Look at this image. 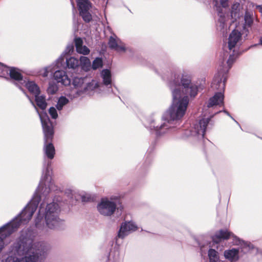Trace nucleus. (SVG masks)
I'll use <instances>...</instances> for the list:
<instances>
[{
    "label": "nucleus",
    "mask_w": 262,
    "mask_h": 262,
    "mask_svg": "<svg viewBox=\"0 0 262 262\" xmlns=\"http://www.w3.org/2000/svg\"><path fill=\"white\" fill-rule=\"evenodd\" d=\"M66 62L67 67L69 68L74 69L77 68L79 66V60L77 59L72 57L67 59Z\"/></svg>",
    "instance_id": "obj_21"
},
{
    "label": "nucleus",
    "mask_w": 262,
    "mask_h": 262,
    "mask_svg": "<svg viewBox=\"0 0 262 262\" xmlns=\"http://www.w3.org/2000/svg\"><path fill=\"white\" fill-rule=\"evenodd\" d=\"M260 12L262 13V7H260Z\"/></svg>",
    "instance_id": "obj_43"
},
{
    "label": "nucleus",
    "mask_w": 262,
    "mask_h": 262,
    "mask_svg": "<svg viewBox=\"0 0 262 262\" xmlns=\"http://www.w3.org/2000/svg\"><path fill=\"white\" fill-rule=\"evenodd\" d=\"M81 200L83 202H89L94 201V198L92 197L90 194H86L81 196Z\"/></svg>",
    "instance_id": "obj_28"
},
{
    "label": "nucleus",
    "mask_w": 262,
    "mask_h": 262,
    "mask_svg": "<svg viewBox=\"0 0 262 262\" xmlns=\"http://www.w3.org/2000/svg\"><path fill=\"white\" fill-rule=\"evenodd\" d=\"M77 52L83 55H88L90 53V50L85 46H82L77 50Z\"/></svg>",
    "instance_id": "obj_27"
},
{
    "label": "nucleus",
    "mask_w": 262,
    "mask_h": 262,
    "mask_svg": "<svg viewBox=\"0 0 262 262\" xmlns=\"http://www.w3.org/2000/svg\"><path fill=\"white\" fill-rule=\"evenodd\" d=\"M48 73H49V71H48V68L47 67L44 68L43 69H42V70H41L40 71V74L43 77H47L48 75Z\"/></svg>",
    "instance_id": "obj_35"
},
{
    "label": "nucleus",
    "mask_w": 262,
    "mask_h": 262,
    "mask_svg": "<svg viewBox=\"0 0 262 262\" xmlns=\"http://www.w3.org/2000/svg\"><path fill=\"white\" fill-rule=\"evenodd\" d=\"M101 77L104 85H108L111 84V73L109 70H103L101 72Z\"/></svg>",
    "instance_id": "obj_19"
},
{
    "label": "nucleus",
    "mask_w": 262,
    "mask_h": 262,
    "mask_svg": "<svg viewBox=\"0 0 262 262\" xmlns=\"http://www.w3.org/2000/svg\"><path fill=\"white\" fill-rule=\"evenodd\" d=\"M137 229V227L133 223L130 222H125L122 224L118 232V236L119 237L123 238L127 235L130 231H134L136 230Z\"/></svg>",
    "instance_id": "obj_10"
},
{
    "label": "nucleus",
    "mask_w": 262,
    "mask_h": 262,
    "mask_svg": "<svg viewBox=\"0 0 262 262\" xmlns=\"http://www.w3.org/2000/svg\"><path fill=\"white\" fill-rule=\"evenodd\" d=\"M55 154V150L53 144L50 143V160L53 159Z\"/></svg>",
    "instance_id": "obj_33"
},
{
    "label": "nucleus",
    "mask_w": 262,
    "mask_h": 262,
    "mask_svg": "<svg viewBox=\"0 0 262 262\" xmlns=\"http://www.w3.org/2000/svg\"><path fill=\"white\" fill-rule=\"evenodd\" d=\"M260 43L262 45V36L260 37L259 39Z\"/></svg>",
    "instance_id": "obj_42"
},
{
    "label": "nucleus",
    "mask_w": 262,
    "mask_h": 262,
    "mask_svg": "<svg viewBox=\"0 0 262 262\" xmlns=\"http://www.w3.org/2000/svg\"><path fill=\"white\" fill-rule=\"evenodd\" d=\"M169 86L172 90L173 102L169 109L168 114L169 119L167 123L181 120L185 115L189 103L188 97H195L198 94V87L191 83L190 76L183 75L179 80V76L172 75L168 82Z\"/></svg>",
    "instance_id": "obj_1"
},
{
    "label": "nucleus",
    "mask_w": 262,
    "mask_h": 262,
    "mask_svg": "<svg viewBox=\"0 0 262 262\" xmlns=\"http://www.w3.org/2000/svg\"><path fill=\"white\" fill-rule=\"evenodd\" d=\"M210 118H203L200 120L199 124L195 127L196 134L198 135H202L204 136L206 127L210 121Z\"/></svg>",
    "instance_id": "obj_13"
},
{
    "label": "nucleus",
    "mask_w": 262,
    "mask_h": 262,
    "mask_svg": "<svg viewBox=\"0 0 262 262\" xmlns=\"http://www.w3.org/2000/svg\"><path fill=\"white\" fill-rule=\"evenodd\" d=\"M236 57H235V55L234 54L230 55L229 56V57L227 61L228 66V69L231 68L232 64L234 62L236 59Z\"/></svg>",
    "instance_id": "obj_29"
},
{
    "label": "nucleus",
    "mask_w": 262,
    "mask_h": 262,
    "mask_svg": "<svg viewBox=\"0 0 262 262\" xmlns=\"http://www.w3.org/2000/svg\"><path fill=\"white\" fill-rule=\"evenodd\" d=\"M53 77L58 83H60L63 85L69 86L71 84V79L64 71L57 70L55 71L54 73Z\"/></svg>",
    "instance_id": "obj_9"
},
{
    "label": "nucleus",
    "mask_w": 262,
    "mask_h": 262,
    "mask_svg": "<svg viewBox=\"0 0 262 262\" xmlns=\"http://www.w3.org/2000/svg\"><path fill=\"white\" fill-rule=\"evenodd\" d=\"M69 102V100L66 97L63 96L60 97L58 101L57 104L56 105V107L58 110H61L63 106L66 105Z\"/></svg>",
    "instance_id": "obj_25"
},
{
    "label": "nucleus",
    "mask_w": 262,
    "mask_h": 262,
    "mask_svg": "<svg viewBox=\"0 0 262 262\" xmlns=\"http://www.w3.org/2000/svg\"><path fill=\"white\" fill-rule=\"evenodd\" d=\"M102 60L100 58H96L93 62L92 68L94 70H96L99 68L102 67Z\"/></svg>",
    "instance_id": "obj_26"
},
{
    "label": "nucleus",
    "mask_w": 262,
    "mask_h": 262,
    "mask_svg": "<svg viewBox=\"0 0 262 262\" xmlns=\"http://www.w3.org/2000/svg\"><path fill=\"white\" fill-rule=\"evenodd\" d=\"M4 247V244L2 238L0 237V252Z\"/></svg>",
    "instance_id": "obj_38"
},
{
    "label": "nucleus",
    "mask_w": 262,
    "mask_h": 262,
    "mask_svg": "<svg viewBox=\"0 0 262 262\" xmlns=\"http://www.w3.org/2000/svg\"><path fill=\"white\" fill-rule=\"evenodd\" d=\"M245 26L250 27L253 23V18L252 15L248 12H246L245 15Z\"/></svg>",
    "instance_id": "obj_24"
},
{
    "label": "nucleus",
    "mask_w": 262,
    "mask_h": 262,
    "mask_svg": "<svg viewBox=\"0 0 262 262\" xmlns=\"http://www.w3.org/2000/svg\"><path fill=\"white\" fill-rule=\"evenodd\" d=\"M120 40L117 39L116 37L111 36L108 42L109 47L112 49H114L117 51H125V48L123 46H120L118 45Z\"/></svg>",
    "instance_id": "obj_16"
},
{
    "label": "nucleus",
    "mask_w": 262,
    "mask_h": 262,
    "mask_svg": "<svg viewBox=\"0 0 262 262\" xmlns=\"http://www.w3.org/2000/svg\"><path fill=\"white\" fill-rule=\"evenodd\" d=\"M50 116L53 119H56L58 117L57 111L53 107H50Z\"/></svg>",
    "instance_id": "obj_32"
},
{
    "label": "nucleus",
    "mask_w": 262,
    "mask_h": 262,
    "mask_svg": "<svg viewBox=\"0 0 262 262\" xmlns=\"http://www.w3.org/2000/svg\"><path fill=\"white\" fill-rule=\"evenodd\" d=\"M224 56H226V57H227V55H225V54H224Z\"/></svg>",
    "instance_id": "obj_45"
},
{
    "label": "nucleus",
    "mask_w": 262,
    "mask_h": 262,
    "mask_svg": "<svg viewBox=\"0 0 262 262\" xmlns=\"http://www.w3.org/2000/svg\"><path fill=\"white\" fill-rule=\"evenodd\" d=\"M4 71H6L7 73L9 71V75L12 79L16 81H20L23 79V76L18 69L11 67L8 69V68L5 67Z\"/></svg>",
    "instance_id": "obj_15"
},
{
    "label": "nucleus",
    "mask_w": 262,
    "mask_h": 262,
    "mask_svg": "<svg viewBox=\"0 0 262 262\" xmlns=\"http://www.w3.org/2000/svg\"><path fill=\"white\" fill-rule=\"evenodd\" d=\"M209 262H220V257L218 252L214 249H210L208 252Z\"/></svg>",
    "instance_id": "obj_20"
},
{
    "label": "nucleus",
    "mask_w": 262,
    "mask_h": 262,
    "mask_svg": "<svg viewBox=\"0 0 262 262\" xmlns=\"http://www.w3.org/2000/svg\"><path fill=\"white\" fill-rule=\"evenodd\" d=\"M168 126L167 125H166V123H164L163 124L161 125L160 126H159L158 125L157 126H155V124H154L153 125H151L150 127L152 129H154L155 130H156V131H159L162 128L164 127V126Z\"/></svg>",
    "instance_id": "obj_34"
},
{
    "label": "nucleus",
    "mask_w": 262,
    "mask_h": 262,
    "mask_svg": "<svg viewBox=\"0 0 262 262\" xmlns=\"http://www.w3.org/2000/svg\"><path fill=\"white\" fill-rule=\"evenodd\" d=\"M224 58L223 59V61L221 62V65L220 66V71L217 73V74L215 75L213 81L211 83V88L213 90H218L220 91L224 90L225 86V79L224 81H222V77H223V74L227 71L226 69H224L223 66V64L224 63Z\"/></svg>",
    "instance_id": "obj_7"
},
{
    "label": "nucleus",
    "mask_w": 262,
    "mask_h": 262,
    "mask_svg": "<svg viewBox=\"0 0 262 262\" xmlns=\"http://www.w3.org/2000/svg\"><path fill=\"white\" fill-rule=\"evenodd\" d=\"M239 250L235 248L225 250L224 252V256L230 261H235L238 259Z\"/></svg>",
    "instance_id": "obj_14"
},
{
    "label": "nucleus",
    "mask_w": 262,
    "mask_h": 262,
    "mask_svg": "<svg viewBox=\"0 0 262 262\" xmlns=\"http://www.w3.org/2000/svg\"><path fill=\"white\" fill-rule=\"evenodd\" d=\"M12 252L15 256H9L5 262H41L45 257L43 253L28 245L24 238L16 244Z\"/></svg>",
    "instance_id": "obj_2"
},
{
    "label": "nucleus",
    "mask_w": 262,
    "mask_h": 262,
    "mask_svg": "<svg viewBox=\"0 0 262 262\" xmlns=\"http://www.w3.org/2000/svg\"><path fill=\"white\" fill-rule=\"evenodd\" d=\"M99 212L102 215L110 216L116 210V205L113 202L110 201L107 198L102 199L100 204L97 206Z\"/></svg>",
    "instance_id": "obj_5"
},
{
    "label": "nucleus",
    "mask_w": 262,
    "mask_h": 262,
    "mask_svg": "<svg viewBox=\"0 0 262 262\" xmlns=\"http://www.w3.org/2000/svg\"><path fill=\"white\" fill-rule=\"evenodd\" d=\"M30 102H31V103L32 104V105L35 107V108H36V107L35 106V105L34 102L32 101V100H31L30 99Z\"/></svg>",
    "instance_id": "obj_41"
},
{
    "label": "nucleus",
    "mask_w": 262,
    "mask_h": 262,
    "mask_svg": "<svg viewBox=\"0 0 262 262\" xmlns=\"http://www.w3.org/2000/svg\"><path fill=\"white\" fill-rule=\"evenodd\" d=\"M232 234L230 232L225 230H220L218 232L212 236V241L216 244L219 243L222 239H228L231 236Z\"/></svg>",
    "instance_id": "obj_11"
},
{
    "label": "nucleus",
    "mask_w": 262,
    "mask_h": 262,
    "mask_svg": "<svg viewBox=\"0 0 262 262\" xmlns=\"http://www.w3.org/2000/svg\"><path fill=\"white\" fill-rule=\"evenodd\" d=\"M50 93L51 92L52 93H54L57 90V88L56 86L55 87L53 85H51V84H50Z\"/></svg>",
    "instance_id": "obj_37"
},
{
    "label": "nucleus",
    "mask_w": 262,
    "mask_h": 262,
    "mask_svg": "<svg viewBox=\"0 0 262 262\" xmlns=\"http://www.w3.org/2000/svg\"><path fill=\"white\" fill-rule=\"evenodd\" d=\"M84 79L82 78L74 77L73 79L72 84L76 89L81 88L83 83Z\"/></svg>",
    "instance_id": "obj_23"
},
{
    "label": "nucleus",
    "mask_w": 262,
    "mask_h": 262,
    "mask_svg": "<svg viewBox=\"0 0 262 262\" xmlns=\"http://www.w3.org/2000/svg\"><path fill=\"white\" fill-rule=\"evenodd\" d=\"M53 184H52V183L51 182V181L50 180V191L52 190H53Z\"/></svg>",
    "instance_id": "obj_40"
},
{
    "label": "nucleus",
    "mask_w": 262,
    "mask_h": 262,
    "mask_svg": "<svg viewBox=\"0 0 262 262\" xmlns=\"http://www.w3.org/2000/svg\"><path fill=\"white\" fill-rule=\"evenodd\" d=\"M90 10H84L79 12L80 15L82 17L83 20L86 23H89L92 19V16L89 12Z\"/></svg>",
    "instance_id": "obj_22"
},
{
    "label": "nucleus",
    "mask_w": 262,
    "mask_h": 262,
    "mask_svg": "<svg viewBox=\"0 0 262 262\" xmlns=\"http://www.w3.org/2000/svg\"><path fill=\"white\" fill-rule=\"evenodd\" d=\"M38 203L32 200L20 213L19 216L11 223L0 228V235L7 236L10 235L20 225V223H26L32 217L35 212Z\"/></svg>",
    "instance_id": "obj_3"
},
{
    "label": "nucleus",
    "mask_w": 262,
    "mask_h": 262,
    "mask_svg": "<svg viewBox=\"0 0 262 262\" xmlns=\"http://www.w3.org/2000/svg\"><path fill=\"white\" fill-rule=\"evenodd\" d=\"M224 95L221 92H218L210 98L207 104L208 107H212L214 105H220L223 103Z\"/></svg>",
    "instance_id": "obj_12"
},
{
    "label": "nucleus",
    "mask_w": 262,
    "mask_h": 262,
    "mask_svg": "<svg viewBox=\"0 0 262 262\" xmlns=\"http://www.w3.org/2000/svg\"><path fill=\"white\" fill-rule=\"evenodd\" d=\"M59 211L58 203L54 202L50 203V229L56 228L60 224V221L58 217Z\"/></svg>",
    "instance_id": "obj_6"
},
{
    "label": "nucleus",
    "mask_w": 262,
    "mask_h": 262,
    "mask_svg": "<svg viewBox=\"0 0 262 262\" xmlns=\"http://www.w3.org/2000/svg\"><path fill=\"white\" fill-rule=\"evenodd\" d=\"M80 61L85 66H90L91 63L90 59L85 56H81L80 58Z\"/></svg>",
    "instance_id": "obj_31"
},
{
    "label": "nucleus",
    "mask_w": 262,
    "mask_h": 262,
    "mask_svg": "<svg viewBox=\"0 0 262 262\" xmlns=\"http://www.w3.org/2000/svg\"><path fill=\"white\" fill-rule=\"evenodd\" d=\"M224 112H225L226 113H227V114H228V113L227 111H224Z\"/></svg>",
    "instance_id": "obj_44"
},
{
    "label": "nucleus",
    "mask_w": 262,
    "mask_h": 262,
    "mask_svg": "<svg viewBox=\"0 0 262 262\" xmlns=\"http://www.w3.org/2000/svg\"><path fill=\"white\" fill-rule=\"evenodd\" d=\"M79 12L90 10L92 3L89 0H76Z\"/></svg>",
    "instance_id": "obj_17"
},
{
    "label": "nucleus",
    "mask_w": 262,
    "mask_h": 262,
    "mask_svg": "<svg viewBox=\"0 0 262 262\" xmlns=\"http://www.w3.org/2000/svg\"><path fill=\"white\" fill-rule=\"evenodd\" d=\"M51 126V124H50V126ZM50 138H52L54 133H53V130L51 129V128L50 127Z\"/></svg>",
    "instance_id": "obj_39"
},
{
    "label": "nucleus",
    "mask_w": 262,
    "mask_h": 262,
    "mask_svg": "<svg viewBox=\"0 0 262 262\" xmlns=\"http://www.w3.org/2000/svg\"><path fill=\"white\" fill-rule=\"evenodd\" d=\"M242 40V34L237 30H233L228 37V47L230 50L235 52V48L241 44Z\"/></svg>",
    "instance_id": "obj_8"
},
{
    "label": "nucleus",
    "mask_w": 262,
    "mask_h": 262,
    "mask_svg": "<svg viewBox=\"0 0 262 262\" xmlns=\"http://www.w3.org/2000/svg\"><path fill=\"white\" fill-rule=\"evenodd\" d=\"M35 101L37 105L42 110V112L38 113L42 128L43 130L45 138V153L48 158H49V144L47 143L48 139L49 136V127L48 126V123L49 122V118L47 114L44 112L47 106L45 97L43 95H39L38 94L35 96Z\"/></svg>",
    "instance_id": "obj_4"
},
{
    "label": "nucleus",
    "mask_w": 262,
    "mask_h": 262,
    "mask_svg": "<svg viewBox=\"0 0 262 262\" xmlns=\"http://www.w3.org/2000/svg\"><path fill=\"white\" fill-rule=\"evenodd\" d=\"M222 7H226L228 6V0H220Z\"/></svg>",
    "instance_id": "obj_36"
},
{
    "label": "nucleus",
    "mask_w": 262,
    "mask_h": 262,
    "mask_svg": "<svg viewBox=\"0 0 262 262\" xmlns=\"http://www.w3.org/2000/svg\"><path fill=\"white\" fill-rule=\"evenodd\" d=\"M75 44L76 51L79 49V48L82 46L83 41L80 38H76L75 39Z\"/></svg>",
    "instance_id": "obj_30"
},
{
    "label": "nucleus",
    "mask_w": 262,
    "mask_h": 262,
    "mask_svg": "<svg viewBox=\"0 0 262 262\" xmlns=\"http://www.w3.org/2000/svg\"><path fill=\"white\" fill-rule=\"evenodd\" d=\"M25 86L28 91L34 96L39 94V88L34 82L28 81L25 83Z\"/></svg>",
    "instance_id": "obj_18"
}]
</instances>
